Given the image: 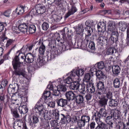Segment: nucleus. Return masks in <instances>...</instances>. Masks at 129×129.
Returning <instances> with one entry per match:
<instances>
[{
	"label": "nucleus",
	"instance_id": "58836bf2",
	"mask_svg": "<svg viewBox=\"0 0 129 129\" xmlns=\"http://www.w3.org/2000/svg\"><path fill=\"white\" fill-rule=\"evenodd\" d=\"M117 100L113 99L110 100L108 102L109 106L112 108L116 107L117 105Z\"/></svg>",
	"mask_w": 129,
	"mask_h": 129
},
{
	"label": "nucleus",
	"instance_id": "39448f33",
	"mask_svg": "<svg viewBox=\"0 0 129 129\" xmlns=\"http://www.w3.org/2000/svg\"><path fill=\"white\" fill-rule=\"evenodd\" d=\"M36 12L39 14H42L43 16H46L48 13L47 9L45 6L41 4H38L35 7Z\"/></svg>",
	"mask_w": 129,
	"mask_h": 129
},
{
	"label": "nucleus",
	"instance_id": "cd10ccee",
	"mask_svg": "<svg viewBox=\"0 0 129 129\" xmlns=\"http://www.w3.org/2000/svg\"><path fill=\"white\" fill-rule=\"evenodd\" d=\"M27 69L28 73V78L30 79L31 77L32 74H34L35 68L33 67L29 66H27Z\"/></svg>",
	"mask_w": 129,
	"mask_h": 129
},
{
	"label": "nucleus",
	"instance_id": "f257e3e1",
	"mask_svg": "<svg viewBox=\"0 0 129 129\" xmlns=\"http://www.w3.org/2000/svg\"><path fill=\"white\" fill-rule=\"evenodd\" d=\"M120 37L117 31L112 32L109 38L105 36L99 37L98 39L99 45L101 46V49H103L104 47L107 48L114 43L116 44Z\"/></svg>",
	"mask_w": 129,
	"mask_h": 129
},
{
	"label": "nucleus",
	"instance_id": "a19ab883",
	"mask_svg": "<svg viewBox=\"0 0 129 129\" xmlns=\"http://www.w3.org/2000/svg\"><path fill=\"white\" fill-rule=\"evenodd\" d=\"M89 48L91 50V52L93 53H96L95 52V44L94 42L92 41H90L88 45Z\"/></svg>",
	"mask_w": 129,
	"mask_h": 129
},
{
	"label": "nucleus",
	"instance_id": "1a4fd4ad",
	"mask_svg": "<svg viewBox=\"0 0 129 129\" xmlns=\"http://www.w3.org/2000/svg\"><path fill=\"white\" fill-rule=\"evenodd\" d=\"M75 43L74 45L72 41L65 42L64 44L62 45L61 51H64L66 50H68V49L71 50V47H73L75 45Z\"/></svg>",
	"mask_w": 129,
	"mask_h": 129
},
{
	"label": "nucleus",
	"instance_id": "2eb2a0df",
	"mask_svg": "<svg viewBox=\"0 0 129 129\" xmlns=\"http://www.w3.org/2000/svg\"><path fill=\"white\" fill-rule=\"evenodd\" d=\"M98 31L99 32L103 33L106 30L105 23L104 22H99L97 25Z\"/></svg>",
	"mask_w": 129,
	"mask_h": 129
},
{
	"label": "nucleus",
	"instance_id": "72a5a7b5",
	"mask_svg": "<svg viewBox=\"0 0 129 129\" xmlns=\"http://www.w3.org/2000/svg\"><path fill=\"white\" fill-rule=\"evenodd\" d=\"M43 119H41V124L42 126H43L45 129H51L49 125V122L47 120L46 121L45 120V121H44Z\"/></svg>",
	"mask_w": 129,
	"mask_h": 129
},
{
	"label": "nucleus",
	"instance_id": "9d476101",
	"mask_svg": "<svg viewBox=\"0 0 129 129\" xmlns=\"http://www.w3.org/2000/svg\"><path fill=\"white\" fill-rule=\"evenodd\" d=\"M48 3L50 5H51L53 3L58 7L59 8L63 7L62 4L64 2V0H47Z\"/></svg>",
	"mask_w": 129,
	"mask_h": 129
},
{
	"label": "nucleus",
	"instance_id": "a211bd4d",
	"mask_svg": "<svg viewBox=\"0 0 129 129\" xmlns=\"http://www.w3.org/2000/svg\"><path fill=\"white\" fill-rule=\"evenodd\" d=\"M108 99H106V97L100 99L98 101V105L101 107L105 108L107 105L108 102Z\"/></svg>",
	"mask_w": 129,
	"mask_h": 129
},
{
	"label": "nucleus",
	"instance_id": "423d86ee",
	"mask_svg": "<svg viewBox=\"0 0 129 129\" xmlns=\"http://www.w3.org/2000/svg\"><path fill=\"white\" fill-rule=\"evenodd\" d=\"M38 45H40L39 48V52L40 54L43 55L45 50V45L44 41L43 38L40 39L39 42L38 43Z\"/></svg>",
	"mask_w": 129,
	"mask_h": 129
},
{
	"label": "nucleus",
	"instance_id": "f03ea898",
	"mask_svg": "<svg viewBox=\"0 0 129 129\" xmlns=\"http://www.w3.org/2000/svg\"><path fill=\"white\" fill-rule=\"evenodd\" d=\"M73 33L71 30L69 31L68 28L66 27L64 29L61 30L60 33V34L62 36V38L60 37L59 34L58 33L56 34L57 37L56 40L58 42L62 44L64 43V41L67 39V38L71 40Z\"/></svg>",
	"mask_w": 129,
	"mask_h": 129
},
{
	"label": "nucleus",
	"instance_id": "49530a36",
	"mask_svg": "<svg viewBox=\"0 0 129 129\" xmlns=\"http://www.w3.org/2000/svg\"><path fill=\"white\" fill-rule=\"evenodd\" d=\"M75 121H77V124L79 126L80 128L83 127L85 126V123L84 122L81 118L80 119L77 120V118L76 117Z\"/></svg>",
	"mask_w": 129,
	"mask_h": 129
},
{
	"label": "nucleus",
	"instance_id": "8fccbe9b",
	"mask_svg": "<svg viewBox=\"0 0 129 129\" xmlns=\"http://www.w3.org/2000/svg\"><path fill=\"white\" fill-rule=\"evenodd\" d=\"M89 41H87L85 39L82 42L81 48L84 50H86L87 48V45Z\"/></svg>",
	"mask_w": 129,
	"mask_h": 129
},
{
	"label": "nucleus",
	"instance_id": "2f4dec72",
	"mask_svg": "<svg viewBox=\"0 0 129 129\" xmlns=\"http://www.w3.org/2000/svg\"><path fill=\"white\" fill-rule=\"evenodd\" d=\"M71 72L69 73L68 74V77L66 78L64 80V82L66 84H70L72 83L73 81L72 79H73L75 77H73L72 75L70 74Z\"/></svg>",
	"mask_w": 129,
	"mask_h": 129
},
{
	"label": "nucleus",
	"instance_id": "5701e85b",
	"mask_svg": "<svg viewBox=\"0 0 129 129\" xmlns=\"http://www.w3.org/2000/svg\"><path fill=\"white\" fill-rule=\"evenodd\" d=\"M85 29L86 31L85 39L87 41H89L90 39V37L91 36V33L93 32V29L92 28H85Z\"/></svg>",
	"mask_w": 129,
	"mask_h": 129
},
{
	"label": "nucleus",
	"instance_id": "7ed1b4c3",
	"mask_svg": "<svg viewBox=\"0 0 129 129\" xmlns=\"http://www.w3.org/2000/svg\"><path fill=\"white\" fill-rule=\"evenodd\" d=\"M19 60L18 57H15L12 61V65L15 69L14 74L16 75H22L24 77L25 75V72L24 70H22L20 68L21 63Z\"/></svg>",
	"mask_w": 129,
	"mask_h": 129
},
{
	"label": "nucleus",
	"instance_id": "20e7f679",
	"mask_svg": "<svg viewBox=\"0 0 129 129\" xmlns=\"http://www.w3.org/2000/svg\"><path fill=\"white\" fill-rule=\"evenodd\" d=\"M52 114L55 117L56 119L61 120L60 122L61 124H66L70 121L71 118L69 115H64L63 114H59L58 110L53 111Z\"/></svg>",
	"mask_w": 129,
	"mask_h": 129
},
{
	"label": "nucleus",
	"instance_id": "e2e57ef3",
	"mask_svg": "<svg viewBox=\"0 0 129 129\" xmlns=\"http://www.w3.org/2000/svg\"><path fill=\"white\" fill-rule=\"evenodd\" d=\"M118 126L119 129H125L126 127L125 124L121 122H118Z\"/></svg>",
	"mask_w": 129,
	"mask_h": 129
},
{
	"label": "nucleus",
	"instance_id": "69168bd1",
	"mask_svg": "<svg viewBox=\"0 0 129 129\" xmlns=\"http://www.w3.org/2000/svg\"><path fill=\"white\" fill-rule=\"evenodd\" d=\"M52 57L53 59L54 58V57H39L38 58L40 59L42 58L43 60L46 62L49 61V60H48L49 59L50 60L51 59H52Z\"/></svg>",
	"mask_w": 129,
	"mask_h": 129
},
{
	"label": "nucleus",
	"instance_id": "aec40b11",
	"mask_svg": "<svg viewBox=\"0 0 129 129\" xmlns=\"http://www.w3.org/2000/svg\"><path fill=\"white\" fill-rule=\"evenodd\" d=\"M83 94L78 95L76 96L75 100L77 104H80L83 102L84 100V93Z\"/></svg>",
	"mask_w": 129,
	"mask_h": 129
},
{
	"label": "nucleus",
	"instance_id": "6e6552de",
	"mask_svg": "<svg viewBox=\"0 0 129 129\" xmlns=\"http://www.w3.org/2000/svg\"><path fill=\"white\" fill-rule=\"evenodd\" d=\"M15 105H18V104L13 103V104L9 105V106L11 113L13 116L16 118H18L19 117V115L17 112L16 108L15 107Z\"/></svg>",
	"mask_w": 129,
	"mask_h": 129
},
{
	"label": "nucleus",
	"instance_id": "680f3d73",
	"mask_svg": "<svg viewBox=\"0 0 129 129\" xmlns=\"http://www.w3.org/2000/svg\"><path fill=\"white\" fill-rule=\"evenodd\" d=\"M97 65L98 68L101 70L103 69L105 67L104 63L103 61H101L98 63L97 64H95V65Z\"/></svg>",
	"mask_w": 129,
	"mask_h": 129
},
{
	"label": "nucleus",
	"instance_id": "864d4df0",
	"mask_svg": "<svg viewBox=\"0 0 129 129\" xmlns=\"http://www.w3.org/2000/svg\"><path fill=\"white\" fill-rule=\"evenodd\" d=\"M119 25L120 29L123 31L125 30L127 27L126 24L123 23L122 22H119Z\"/></svg>",
	"mask_w": 129,
	"mask_h": 129
},
{
	"label": "nucleus",
	"instance_id": "13d9d810",
	"mask_svg": "<svg viewBox=\"0 0 129 129\" xmlns=\"http://www.w3.org/2000/svg\"><path fill=\"white\" fill-rule=\"evenodd\" d=\"M43 94L44 97V98H43L44 100H45V99H46L47 98L50 96L51 93L49 91H46L44 92Z\"/></svg>",
	"mask_w": 129,
	"mask_h": 129
},
{
	"label": "nucleus",
	"instance_id": "4be33fe9",
	"mask_svg": "<svg viewBox=\"0 0 129 129\" xmlns=\"http://www.w3.org/2000/svg\"><path fill=\"white\" fill-rule=\"evenodd\" d=\"M102 109H101L99 112H96L94 113V115L92 116L93 118H94L95 120L96 121V122H98L100 121V119L101 118L102 116L101 115V113L102 111Z\"/></svg>",
	"mask_w": 129,
	"mask_h": 129
},
{
	"label": "nucleus",
	"instance_id": "4468645a",
	"mask_svg": "<svg viewBox=\"0 0 129 129\" xmlns=\"http://www.w3.org/2000/svg\"><path fill=\"white\" fill-rule=\"evenodd\" d=\"M42 102L39 100L37 103L35 107V109L38 110L39 114H41V112L44 110V107Z\"/></svg>",
	"mask_w": 129,
	"mask_h": 129
},
{
	"label": "nucleus",
	"instance_id": "a878e982",
	"mask_svg": "<svg viewBox=\"0 0 129 129\" xmlns=\"http://www.w3.org/2000/svg\"><path fill=\"white\" fill-rule=\"evenodd\" d=\"M97 123L101 129H110L111 128L109 124H106L102 121H100Z\"/></svg>",
	"mask_w": 129,
	"mask_h": 129
},
{
	"label": "nucleus",
	"instance_id": "4d7b16f0",
	"mask_svg": "<svg viewBox=\"0 0 129 129\" xmlns=\"http://www.w3.org/2000/svg\"><path fill=\"white\" fill-rule=\"evenodd\" d=\"M90 72L91 75L93 76V74H96V72H97V70L95 68V67L94 66H91L90 68Z\"/></svg>",
	"mask_w": 129,
	"mask_h": 129
},
{
	"label": "nucleus",
	"instance_id": "473e14b6",
	"mask_svg": "<svg viewBox=\"0 0 129 129\" xmlns=\"http://www.w3.org/2000/svg\"><path fill=\"white\" fill-rule=\"evenodd\" d=\"M19 112L21 114H24L28 111V109L26 106L23 105L22 106H19Z\"/></svg>",
	"mask_w": 129,
	"mask_h": 129
},
{
	"label": "nucleus",
	"instance_id": "f8f14e48",
	"mask_svg": "<svg viewBox=\"0 0 129 129\" xmlns=\"http://www.w3.org/2000/svg\"><path fill=\"white\" fill-rule=\"evenodd\" d=\"M71 5L70 9L69 10L68 12L65 15L66 18H67L71 15L73 14L77 11V9L76 8L75 4H72Z\"/></svg>",
	"mask_w": 129,
	"mask_h": 129
},
{
	"label": "nucleus",
	"instance_id": "f3484780",
	"mask_svg": "<svg viewBox=\"0 0 129 129\" xmlns=\"http://www.w3.org/2000/svg\"><path fill=\"white\" fill-rule=\"evenodd\" d=\"M106 54L108 55L113 54L116 56H118V52H117L116 49L114 47L109 48L107 50Z\"/></svg>",
	"mask_w": 129,
	"mask_h": 129
},
{
	"label": "nucleus",
	"instance_id": "7c9ffc66",
	"mask_svg": "<svg viewBox=\"0 0 129 129\" xmlns=\"http://www.w3.org/2000/svg\"><path fill=\"white\" fill-rule=\"evenodd\" d=\"M16 55L15 56H27L28 55H30V56H35L33 54L30 53H26L25 55V53L22 51L20 50L18 51L16 53Z\"/></svg>",
	"mask_w": 129,
	"mask_h": 129
},
{
	"label": "nucleus",
	"instance_id": "bf43d9fd",
	"mask_svg": "<svg viewBox=\"0 0 129 129\" xmlns=\"http://www.w3.org/2000/svg\"><path fill=\"white\" fill-rule=\"evenodd\" d=\"M110 62H108L107 63V66L106 67H105V70L107 72H109L111 70V69L112 70V67L113 66L111 64Z\"/></svg>",
	"mask_w": 129,
	"mask_h": 129
},
{
	"label": "nucleus",
	"instance_id": "c9c22d12",
	"mask_svg": "<svg viewBox=\"0 0 129 129\" xmlns=\"http://www.w3.org/2000/svg\"><path fill=\"white\" fill-rule=\"evenodd\" d=\"M96 74L97 77L100 79L106 78L105 74L101 71H98L96 72Z\"/></svg>",
	"mask_w": 129,
	"mask_h": 129
},
{
	"label": "nucleus",
	"instance_id": "79ce46f5",
	"mask_svg": "<svg viewBox=\"0 0 129 129\" xmlns=\"http://www.w3.org/2000/svg\"><path fill=\"white\" fill-rule=\"evenodd\" d=\"M37 25H30L28 27L29 30L28 34H32L35 33L36 30V27H37Z\"/></svg>",
	"mask_w": 129,
	"mask_h": 129
},
{
	"label": "nucleus",
	"instance_id": "9b49d317",
	"mask_svg": "<svg viewBox=\"0 0 129 129\" xmlns=\"http://www.w3.org/2000/svg\"><path fill=\"white\" fill-rule=\"evenodd\" d=\"M84 73V70L82 69L76 70H73L71 72L70 74L72 75L73 77H75L76 76L78 77L82 76Z\"/></svg>",
	"mask_w": 129,
	"mask_h": 129
},
{
	"label": "nucleus",
	"instance_id": "0eeeda50",
	"mask_svg": "<svg viewBox=\"0 0 129 129\" xmlns=\"http://www.w3.org/2000/svg\"><path fill=\"white\" fill-rule=\"evenodd\" d=\"M28 23H23L20 24L19 25L18 28L19 30L25 34H28Z\"/></svg>",
	"mask_w": 129,
	"mask_h": 129
},
{
	"label": "nucleus",
	"instance_id": "5fc2aeb1",
	"mask_svg": "<svg viewBox=\"0 0 129 129\" xmlns=\"http://www.w3.org/2000/svg\"><path fill=\"white\" fill-rule=\"evenodd\" d=\"M49 24L48 23L44 22L42 25V29L44 30H47L49 28Z\"/></svg>",
	"mask_w": 129,
	"mask_h": 129
},
{
	"label": "nucleus",
	"instance_id": "ddd939ff",
	"mask_svg": "<svg viewBox=\"0 0 129 129\" xmlns=\"http://www.w3.org/2000/svg\"><path fill=\"white\" fill-rule=\"evenodd\" d=\"M58 106L61 107H65L68 104V101L67 99H64L62 98L57 99L56 100Z\"/></svg>",
	"mask_w": 129,
	"mask_h": 129
},
{
	"label": "nucleus",
	"instance_id": "603ef678",
	"mask_svg": "<svg viewBox=\"0 0 129 129\" xmlns=\"http://www.w3.org/2000/svg\"><path fill=\"white\" fill-rule=\"evenodd\" d=\"M31 122L33 124H36L39 121L38 116L36 114L34 115L31 118Z\"/></svg>",
	"mask_w": 129,
	"mask_h": 129
},
{
	"label": "nucleus",
	"instance_id": "f704fd0d",
	"mask_svg": "<svg viewBox=\"0 0 129 129\" xmlns=\"http://www.w3.org/2000/svg\"><path fill=\"white\" fill-rule=\"evenodd\" d=\"M84 30L83 27L82 25H79L76 29L77 35H78L79 36V37H81V38L83 35V32Z\"/></svg>",
	"mask_w": 129,
	"mask_h": 129
},
{
	"label": "nucleus",
	"instance_id": "338daca9",
	"mask_svg": "<svg viewBox=\"0 0 129 129\" xmlns=\"http://www.w3.org/2000/svg\"><path fill=\"white\" fill-rule=\"evenodd\" d=\"M50 124L51 126L53 127H56L58 125L57 121L56 120L51 121L50 122Z\"/></svg>",
	"mask_w": 129,
	"mask_h": 129
},
{
	"label": "nucleus",
	"instance_id": "0e129e2a",
	"mask_svg": "<svg viewBox=\"0 0 129 129\" xmlns=\"http://www.w3.org/2000/svg\"><path fill=\"white\" fill-rule=\"evenodd\" d=\"M52 16L54 20L56 22L59 21L62 18V17L59 16L56 14L53 15Z\"/></svg>",
	"mask_w": 129,
	"mask_h": 129
},
{
	"label": "nucleus",
	"instance_id": "6e6d98bb",
	"mask_svg": "<svg viewBox=\"0 0 129 129\" xmlns=\"http://www.w3.org/2000/svg\"><path fill=\"white\" fill-rule=\"evenodd\" d=\"M81 118L86 123L90 121V117L88 116L83 115L81 117Z\"/></svg>",
	"mask_w": 129,
	"mask_h": 129
},
{
	"label": "nucleus",
	"instance_id": "c03bdc74",
	"mask_svg": "<svg viewBox=\"0 0 129 129\" xmlns=\"http://www.w3.org/2000/svg\"><path fill=\"white\" fill-rule=\"evenodd\" d=\"M22 123L20 120L16 121L14 122L13 127L14 129H21V127Z\"/></svg>",
	"mask_w": 129,
	"mask_h": 129
},
{
	"label": "nucleus",
	"instance_id": "6ab92c4d",
	"mask_svg": "<svg viewBox=\"0 0 129 129\" xmlns=\"http://www.w3.org/2000/svg\"><path fill=\"white\" fill-rule=\"evenodd\" d=\"M87 90L91 93H94L95 91V88L94 86V84L92 83H88L86 84Z\"/></svg>",
	"mask_w": 129,
	"mask_h": 129
},
{
	"label": "nucleus",
	"instance_id": "3c124183",
	"mask_svg": "<svg viewBox=\"0 0 129 129\" xmlns=\"http://www.w3.org/2000/svg\"><path fill=\"white\" fill-rule=\"evenodd\" d=\"M1 39L2 43L3 44L4 43L6 44V47H7L8 43V40H7L8 38L7 37H6L5 34H3Z\"/></svg>",
	"mask_w": 129,
	"mask_h": 129
},
{
	"label": "nucleus",
	"instance_id": "ea45409f",
	"mask_svg": "<svg viewBox=\"0 0 129 129\" xmlns=\"http://www.w3.org/2000/svg\"><path fill=\"white\" fill-rule=\"evenodd\" d=\"M111 114L113 118L116 120L118 119L119 117V111L118 110L115 109L113 112H111Z\"/></svg>",
	"mask_w": 129,
	"mask_h": 129
},
{
	"label": "nucleus",
	"instance_id": "052dcab7",
	"mask_svg": "<svg viewBox=\"0 0 129 129\" xmlns=\"http://www.w3.org/2000/svg\"><path fill=\"white\" fill-rule=\"evenodd\" d=\"M85 25L86 26V28H91V27L93 25V23L90 21L89 20H87L85 22Z\"/></svg>",
	"mask_w": 129,
	"mask_h": 129
},
{
	"label": "nucleus",
	"instance_id": "c756f323",
	"mask_svg": "<svg viewBox=\"0 0 129 129\" xmlns=\"http://www.w3.org/2000/svg\"><path fill=\"white\" fill-rule=\"evenodd\" d=\"M91 76L90 73H86L84 76L83 79V84L84 85H86V84H88V83H92L90 82V79Z\"/></svg>",
	"mask_w": 129,
	"mask_h": 129
},
{
	"label": "nucleus",
	"instance_id": "37998d69",
	"mask_svg": "<svg viewBox=\"0 0 129 129\" xmlns=\"http://www.w3.org/2000/svg\"><path fill=\"white\" fill-rule=\"evenodd\" d=\"M35 16V14L34 13V11L32 10L29 13H27L24 16V17L26 19H31L32 18Z\"/></svg>",
	"mask_w": 129,
	"mask_h": 129
},
{
	"label": "nucleus",
	"instance_id": "412c9836",
	"mask_svg": "<svg viewBox=\"0 0 129 129\" xmlns=\"http://www.w3.org/2000/svg\"><path fill=\"white\" fill-rule=\"evenodd\" d=\"M76 96L74 93L72 91L67 92L66 94V96L67 100L69 101L75 100Z\"/></svg>",
	"mask_w": 129,
	"mask_h": 129
},
{
	"label": "nucleus",
	"instance_id": "dca6fc26",
	"mask_svg": "<svg viewBox=\"0 0 129 129\" xmlns=\"http://www.w3.org/2000/svg\"><path fill=\"white\" fill-rule=\"evenodd\" d=\"M96 86L100 91H102L103 93H106V89L105 88L104 82L102 81L97 82Z\"/></svg>",
	"mask_w": 129,
	"mask_h": 129
},
{
	"label": "nucleus",
	"instance_id": "de8ad7c7",
	"mask_svg": "<svg viewBox=\"0 0 129 129\" xmlns=\"http://www.w3.org/2000/svg\"><path fill=\"white\" fill-rule=\"evenodd\" d=\"M105 94H106V96H105V97H106V99H108H108L110 100L112 99V93L110 89H108L107 91H106V93Z\"/></svg>",
	"mask_w": 129,
	"mask_h": 129
},
{
	"label": "nucleus",
	"instance_id": "4c0bfd02",
	"mask_svg": "<svg viewBox=\"0 0 129 129\" xmlns=\"http://www.w3.org/2000/svg\"><path fill=\"white\" fill-rule=\"evenodd\" d=\"M16 12L18 15H21L24 12V8L23 6L21 5L16 9Z\"/></svg>",
	"mask_w": 129,
	"mask_h": 129
},
{
	"label": "nucleus",
	"instance_id": "e433bc0d",
	"mask_svg": "<svg viewBox=\"0 0 129 129\" xmlns=\"http://www.w3.org/2000/svg\"><path fill=\"white\" fill-rule=\"evenodd\" d=\"M57 89H58V90L61 94H63L67 90V87L64 85H59L57 86Z\"/></svg>",
	"mask_w": 129,
	"mask_h": 129
},
{
	"label": "nucleus",
	"instance_id": "774afa93",
	"mask_svg": "<svg viewBox=\"0 0 129 129\" xmlns=\"http://www.w3.org/2000/svg\"><path fill=\"white\" fill-rule=\"evenodd\" d=\"M53 94L55 96H58L61 95V94L60 92L58 90V89H57V90H53Z\"/></svg>",
	"mask_w": 129,
	"mask_h": 129
},
{
	"label": "nucleus",
	"instance_id": "b1692460",
	"mask_svg": "<svg viewBox=\"0 0 129 129\" xmlns=\"http://www.w3.org/2000/svg\"><path fill=\"white\" fill-rule=\"evenodd\" d=\"M80 85L79 81H73L70 86V88L72 90H77L78 89Z\"/></svg>",
	"mask_w": 129,
	"mask_h": 129
},
{
	"label": "nucleus",
	"instance_id": "09e8293b",
	"mask_svg": "<svg viewBox=\"0 0 129 129\" xmlns=\"http://www.w3.org/2000/svg\"><path fill=\"white\" fill-rule=\"evenodd\" d=\"M48 45L49 48L51 49V50L50 49V51H53L56 50V44L54 42V43L52 42L49 43Z\"/></svg>",
	"mask_w": 129,
	"mask_h": 129
},
{
	"label": "nucleus",
	"instance_id": "c85d7f7f",
	"mask_svg": "<svg viewBox=\"0 0 129 129\" xmlns=\"http://www.w3.org/2000/svg\"><path fill=\"white\" fill-rule=\"evenodd\" d=\"M120 70L119 66L117 65L113 66L112 67V71L113 74L117 75L120 73Z\"/></svg>",
	"mask_w": 129,
	"mask_h": 129
},
{
	"label": "nucleus",
	"instance_id": "bb28decb",
	"mask_svg": "<svg viewBox=\"0 0 129 129\" xmlns=\"http://www.w3.org/2000/svg\"><path fill=\"white\" fill-rule=\"evenodd\" d=\"M108 31L113 32L116 28L115 23L113 22H109L108 24Z\"/></svg>",
	"mask_w": 129,
	"mask_h": 129
},
{
	"label": "nucleus",
	"instance_id": "a18cd8bd",
	"mask_svg": "<svg viewBox=\"0 0 129 129\" xmlns=\"http://www.w3.org/2000/svg\"><path fill=\"white\" fill-rule=\"evenodd\" d=\"M120 79L118 78H116L113 81V85L115 88H118L119 87L120 84Z\"/></svg>",
	"mask_w": 129,
	"mask_h": 129
},
{
	"label": "nucleus",
	"instance_id": "393cba45",
	"mask_svg": "<svg viewBox=\"0 0 129 129\" xmlns=\"http://www.w3.org/2000/svg\"><path fill=\"white\" fill-rule=\"evenodd\" d=\"M107 116L106 118V122L110 126L111 128H112L113 127L112 125L114 122V118H112L113 117L111 115L110 116H108L107 115Z\"/></svg>",
	"mask_w": 129,
	"mask_h": 129
}]
</instances>
